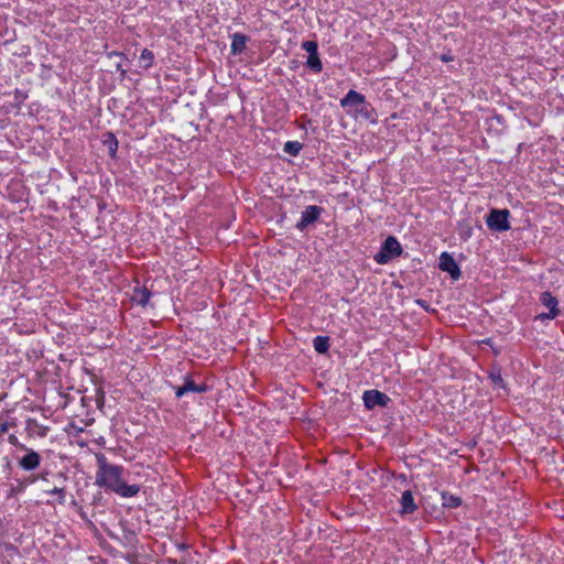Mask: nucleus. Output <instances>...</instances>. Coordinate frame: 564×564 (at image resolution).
Instances as JSON below:
<instances>
[{"label": "nucleus", "instance_id": "obj_1", "mask_svg": "<svg viewBox=\"0 0 564 564\" xmlns=\"http://www.w3.org/2000/svg\"><path fill=\"white\" fill-rule=\"evenodd\" d=\"M99 469L96 476V484L99 487H104L117 495L130 498L135 496L140 491L138 485H127L122 480L123 468L117 465H109L104 456L98 457Z\"/></svg>", "mask_w": 564, "mask_h": 564}, {"label": "nucleus", "instance_id": "obj_2", "mask_svg": "<svg viewBox=\"0 0 564 564\" xmlns=\"http://www.w3.org/2000/svg\"><path fill=\"white\" fill-rule=\"evenodd\" d=\"M510 212L507 208H492L486 217V224L492 231L503 232L511 228L509 223Z\"/></svg>", "mask_w": 564, "mask_h": 564}, {"label": "nucleus", "instance_id": "obj_3", "mask_svg": "<svg viewBox=\"0 0 564 564\" xmlns=\"http://www.w3.org/2000/svg\"><path fill=\"white\" fill-rule=\"evenodd\" d=\"M20 449L24 452V455L18 459L19 467L26 471L35 470L41 464V455L25 445H20Z\"/></svg>", "mask_w": 564, "mask_h": 564}, {"label": "nucleus", "instance_id": "obj_4", "mask_svg": "<svg viewBox=\"0 0 564 564\" xmlns=\"http://www.w3.org/2000/svg\"><path fill=\"white\" fill-rule=\"evenodd\" d=\"M438 268L441 271L448 273L449 276L455 281H457L462 275L457 262L455 261L453 256L447 251L441 253Z\"/></svg>", "mask_w": 564, "mask_h": 564}, {"label": "nucleus", "instance_id": "obj_5", "mask_svg": "<svg viewBox=\"0 0 564 564\" xmlns=\"http://www.w3.org/2000/svg\"><path fill=\"white\" fill-rule=\"evenodd\" d=\"M323 208L316 205L307 206L301 214V219L296 224V229L303 231L307 226L314 224L319 218Z\"/></svg>", "mask_w": 564, "mask_h": 564}, {"label": "nucleus", "instance_id": "obj_6", "mask_svg": "<svg viewBox=\"0 0 564 564\" xmlns=\"http://www.w3.org/2000/svg\"><path fill=\"white\" fill-rule=\"evenodd\" d=\"M365 406L372 410L375 406L384 408L388 404V395L379 390H367L362 394Z\"/></svg>", "mask_w": 564, "mask_h": 564}, {"label": "nucleus", "instance_id": "obj_7", "mask_svg": "<svg viewBox=\"0 0 564 564\" xmlns=\"http://www.w3.org/2000/svg\"><path fill=\"white\" fill-rule=\"evenodd\" d=\"M340 106L343 108H354L357 111H364L366 106L365 96L360 93L350 89L346 96L340 100Z\"/></svg>", "mask_w": 564, "mask_h": 564}, {"label": "nucleus", "instance_id": "obj_8", "mask_svg": "<svg viewBox=\"0 0 564 564\" xmlns=\"http://www.w3.org/2000/svg\"><path fill=\"white\" fill-rule=\"evenodd\" d=\"M400 505V514L403 517L406 514H412L417 509L411 490H405L402 492Z\"/></svg>", "mask_w": 564, "mask_h": 564}, {"label": "nucleus", "instance_id": "obj_9", "mask_svg": "<svg viewBox=\"0 0 564 564\" xmlns=\"http://www.w3.org/2000/svg\"><path fill=\"white\" fill-rule=\"evenodd\" d=\"M540 302L550 310L551 317H556L558 315V301L551 292H542L540 295Z\"/></svg>", "mask_w": 564, "mask_h": 564}, {"label": "nucleus", "instance_id": "obj_10", "mask_svg": "<svg viewBox=\"0 0 564 564\" xmlns=\"http://www.w3.org/2000/svg\"><path fill=\"white\" fill-rule=\"evenodd\" d=\"M248 37L242 33H235L232 35L230 50L234 55L240 54L246 50Z\"/></svg>", "mask_w": 564, "mask_h": 564}, {"label": "nucleus", "instance_id": "obj_11", "mask_svg": "<svg viewBox=\"0 0 564 564\" xmlns=\"http://www.w3.org/2000/svg\"><path fill=\"white\" fill-rule=\"evenodd\" d=\"M442 506L444 508L454 509L462 506L463 500L460 497L449 494L448 491L441 492Z\"/></svg>", "mask_w": 564, "mask_h": 564}, {"label": "nucleus", "instance_id": "obj_12", "mask_svg": "<svg viewBox=\"0 0 564 564\" xmlns=\"http://www.w3.org/2000/svg\"><path fill=\"white\" fill-rule=\"evenodd\" d=\"M151 297V292L147 288H137L133 292L132 300L139 305L145 306Z\"/></svg>", "mask_w": 564, "mask_h": 564}, {"label": "nucleus", "instance_id": "obj_13", "mask_svg": "<svg viewBox=\"0 0 564 564\" xmlns=\"http://www.w3.org/2000/svg\"><path fill=\"white\" fill-rule=\"evenodd\" d=\"M313 346L318 354H325L329 349V338L327 336H316Z\"/></svg>", "mask_w": 564, "mask_h": 564}, {"label": "nucleus", "instance_id": "obj_14", "mask_svg": "<svg viewBox=\"0 0 564 564\" xmlns=\"http://www.w3.org/2000/svg\"><path fill=\"white\" fill-rule=\"evenodd\" d=\"M104 144L108 148L109 155L115 158L118 150V140L113 133H108L104 140Z\"/></svg>", "mask_w": 564, "mask_h": 564}, {"label": "nucleus", "instance_id": "obj_15", "mask_svg": "<svg viewBox=\"0 0 564 564\" xmlns=\"http://www.w3.org/2000/svg\"><path fill=\"white\" fill-rule=\"evenodd\" d=\"M402 253V247L400 242L392 236L389 238V257L390 260L401 256Z\"/></svg>", "mask_w": 564, "mask_h": 564}, {"label": "nucleus", "instance_id": "obj_16", "mask_svg": "<svg viewBox=\"0 0 564 564\" xmlns=\"http://www.w3.org/2000/svg\"><path fill=\"white\" fill-rule=\"evenodd\" d=\"M306 65L310 69H312L315 73H319L323 69V64L319 59L318 53L308 55Z\"/></svg>", "mask_w": 564, "mask_h": 564}, {"label": "nucleus", "instance_id": "obj_17", "mask_svg": "<svg viewBox=\"0 0 564 564\" xmlns=\"http://www.w3.org/2000/svg\"><path fill=\"white\" fill-rule=\"evenodd\" d=\"M488 377L494 384L499 386L501 388L506 387L505 380L501 376V369L499 367H497V366L492 367Z\"/></svg>", "mask_w": 564, "mask_h": 564}, {"label": "nucleus", "instance_id": "obj_18", "mask_svg": "<svg viewBox=\"0 0 564 564\" xmlns=\"http://www.w3.org/2000/svg\"><path fill=\"white\" fill-rule=\"evenodd\" d=\"M302 148L303 144L299 141H288L283 147V151L292 156H296Z\"/></svg>", "mask_w": 564, "mask_h": 564}, {"label": "nucleus", "instance_id": "obj_19", "mask_svg": "<svg viewBox=\"0 0 564 564\" xmlns=\"http://www.w3.org/2000/svg\"><path fill=\"white\" fill-rule=\"evenodd\" d=\"M378 263H388V238L382 240L380 251L375 257Z\"/></svg>", "mask_w": 564, "mask_h": 564}, {"label": "nucleus", "instance_id": "obj_20", "mask_svg": "<svg viewBox=\"0 0 564 564\" xmlns=\"http://www.w3.org/2000/svg\"><path fill=\"white\" fill-rule=\"evenodd\" d=\"M154 58V55L153 53L148 50V48H144L142 52H141V56H140V59L144 62V67L148 68L152 65V61Z\"/></svg>", "mask_w": 564, "mask_h": 564}, {"label": "nucleus", "instance_id": "obj_21", "mask_svg": "<svg viewBox=\"0 0 564 564\" xmlns=\"http://www.w3.org/2000/svg\"><path fill=\"white\" fill-rule=\"evenodd\" d=\"M302 48L308 53V55L317 53V43L315 41H305L302 43Z\"/></svg>", "mask_w": 564, "mask_h": 564}, {"label": "nucleus", "instance_id": "obj_22", "mask_svg": "<svg viewBox=\"0 0 564 564\" xmlns=\"http://www.w3.org/2000/svg\"><path fill=\"white\" fill-rule=\"evenodd\" d=\"M46 492L51 494V495H56L57 499H58V502L61 505H63L65 502V489L64 488H62V487H54L53 489L47 490Z\"/></svg>", "mask_w": 564, "mask_h": 564}, {"label": "nucleus", "instance_id": "obj_23", "mask_svg": "<svg viewBox=\"0 0 564 564\" xmlns=\"http://www.w3.org/2000/svg\"><path fill=\"white\" fill-rule=\"evenodd\" d=\"M184 384L186 392H196L197 384L191 378L186 377Z\"/></svg>", "mask_w": 564, "mask_h": 564}, {"label": "nucleus", "instance_id": "obj_24", "mask_svg": "<svg viewBox=\"0 0 564 564\" xmlns=\"http://www.w3.org/2000/svg\"><path fill=\"white\" fill-rule=\"evenodd\" d=\"M473 235V228L470 226H467L465 229H463L460 232H459V237L463 239V240H467L471 237Z\"/></svg>", "mask_w": 564, "mask_h": 564}, {"label": "nucleus", "instance_id": "obj_25", "mask_svg": "<svg viewBox=\"0 0 564 564\" xmlns=\"http://www.w3.org/2000/svg\"><path fill=\"white\" fill-rule=\"evenodd\" d=\"M8 441H9V443L11 445H13V446H15L18 448H20V445H22L14 434H10L9 437H8Z\"/></svg>", "mask_w": 564, "mask_h": 564}, {"label": "nucleus", "instance_id": "obj_26", "mask_svg": "<svg viewBox=\"0 0 564 564\" xmlns=\"http://www.w3.org/2000/svg\"><path fill=\"white\" fill-rule=\"evenodd\" d=\"M415 302H416L417 305H420L422 308H424L426 312H429L430 306H429V303L425 300L417 299Z\"/></svg>", "mask_w": 564, "mask_h": 564}, {"label": "nucleus", "instance_id": "obj_27", "mask_svg": "<svg viewBox=\"0 0 564 564\" xmlns=\"http://www.w3.org/2000/svg\"><path fill=\"white\" fill-rule=\"evenodd\" d=\"M185 393H187L186 389H185V384L176 388V390H175V394H176L177 398L183 397Z\"/></svg>", "mask_w": 564, "mask_h": 564}, {"label": "nucleus", "instance_id": "obj_28", "mask_svg": "<svg viewBox=\"0 0 564 564\" xmlns=\"http://www.w3.org/2000/svg\"><path fill=\"white\" fill-rule=\"evenodd\" d=\"M538 319L544 321V319H554L555 317H551L550 311L547 313H541L536 316Z\"/></svg>", "mask_w": 564, "mask_h": 564}, {"label": "nucleus", "instance_id": "obj_29", "mask_svg": "<svg viewBox=\"0 0 564 564\" xmlns=\"http://www.w3.org/2000/svg\"><path fill=\"white\" fill-rule=\"evenodd\" d=\"M9 430V423L2 422L0 424V436H2L4 433H7Z\"/></svg>", "mask_w": 564, "mask_h": 564}, {"label": "nucleus", "instance_id": "obj_30", "mask_svg": "<svg viewBox=\"0 0 564 564\" xmlns=\"http://www.w3.org/2000/svg\"><path fill=\"white\" fill-rule=\"evenodd\" d=\"M207 390H208V387L205 383L197 384V387H196V393H203V392H206Z\"/></svg>", "mask_w": 564, "mask_h": 564}, {"label": "nucleus", "instance_id": "obj_31", "mask_svg": "<svg viewBox=\"0 0 564 564\" xmlns=\"http://www.w3.org/2000/svg\"><path fill=\"white\" fill-rule=\"evenodd\" d=\"M453 59H454V57H453V55H451V54H443V55L441 56V61H442V62H452Z\"/></svg>", "mask_w": 564, "mask_h": 564}, {"label": "nucleus", "instance_id": "obj_32", "mask_svg": "<svg viewBox=\"0 0 564 564\" xmlns=\"http://www.w3.org/2000/svg\"><path fill=\"white\" fill-rule=\"evenodd\" d=\"M117 70H119L121 73V75L123 76L126 74V69L121 68V65H117Z\"/></svg>", "mask_w": 564, "mask_h": 564}, {"label": "nucleus", "instance_id": "obj_33", "mask_svg": "<svg viewBox=\"0 0 564 564\" xmlns=\"http://www.w3.org/2000/svg\"><path fill=\"white\" fill-rule=\"evenodd\" d=\"M47 473H42L39 478L42 479V480H46V477H47Z\"/></svg>", "mask_w": 564, "mask_h": 564}, {"label": "nucleus", "instance_id": "obj_34", "mask_svg": "<svg viewBox=\"0 0 564 564\" xmlns=\"http://www.w3.org/2000/svg\"><path fill=\"white\" fill-rule=\"evenodd\" d=\"M482 343L486 345H491V338H486Z\"/></svg>", "mask_w": 564, "mask_h": 564}, {"label": "nucleus", "instance_id": "obj_35", "mask_svg": "<svg viewBox=\"0 0 564 564\" xmlns=\"http://www.w3.org/2000/svg\"><path fill=\"white\" fill-rule=\"evenodd\" d=\"M57 477L63 478V479H66V477H65V475H64L63 473H58V474H57Z\"/></svg>", "mask_w": 564, "mask_h": 564}, {"label": "nucleus", "instance_id": "obj_36", "mask_svg": "<svg viewBox=\"0 0 564 564\" xmlns=\"http://www.w3.org/2000/svg\"><path fill=\"white\" fill-rule=\"evenodd\" d=\"M499 352H500V351H499L498 349H494V354H495V355H499Z\"/></svg>", "mask_w": 564, "mask_h": 564}]
</instances>
